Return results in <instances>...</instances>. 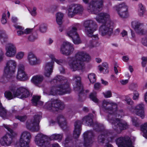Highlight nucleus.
Wrapping results in <instances>:
<instances>
[{
	"label": "nucleus",
	"mask_w": 147,
	"mask_h": 147,
	"mask_svg": "<svg viewBox=\"0 0 147 147\" xmlns=\"http://www.w3.org/2000/svg\"><path fill=\"white\" fill-rule=\"evenodd\" d=\"M101 67H104V69L106 70V69H108V65L106 63H103L101 65Z\"/></svg>",
	"instance_id": "64"
},
{
	"label": "nucleus",
	"mask_w": 147,
	"mask_h": 147,
	"mask_svg": "<svg viewBox=\"0 0 147 147\" xmlns=\"http://www.w3.org/2000/svg\"><path fill=\"white\" fill-rule=\"evenodd\" d=\"M40 31L42 33L45 32L47 30V27L45 25H42L40 27Z\"/></svg>",
	"instance_id": "50"
},
{
	"label": "nucleus",
	"mask_w": 147,
	"mask_h": 147,
	"mask_svg": "<svg viewBox=\"0 0 147 147\" xmlns=\"http://www.w3.org/2000/svg\"><path fill=\"white\" fill-rule=\"evenodd\" d=\"M8 37L3 31H0V40L2 44L6 43L8 41Z\"/></svg>",
	"instance_id": "27"
},
{
	"label": "nucleus",
	"mask_w": 147,
	"mask_h": 147,
	"mask_svg": "<svg viewBox=\"0 0 147 147\" xmlns=\"http://www.w3.org/2000/svg\"><path fill=\"white\" fill-rule=\"evenodd\" d=\"M63 17V14L61 12H58L56 14V21L58 25H61L62 24Z\"/></svg>",
	"instance_id": "31"
},
{
	"label": "nucleus",
	"mask_w": 147,
	"mask_h": 147,
	"mask_svg": "<svg viewBox=\"0 0 147 147\" xmlns=\"http://www.w3.org/2000/svg\"><path fill=\"white\" fill-rule=\"evenodd\" d=\"M49 58L51 59L52 61L53 62L55 61L56 60V59L55 58L54 55L53 53H49Z\"/></svg>",
	"instance_id": "57"
},
{
	"label": "nucleus",
	"mask_w": 147,
	"mask_h": 147,
	"mask_svg": "<svg viewBox=\"0 0 147 147\" xmlns=\"http://www.w3.org/2000/svg\"><path fill=\"white\" fill-rule=\"evenodd\" d=\"M115 138H99L98 140L99 144L104 145V142H106L104 147H113L109 143H106L108 141L111 140V142ZM115 140L116 144L118 147H135L134 146L135 140L134 138H115Z\"/></svg>",
	"instance_id": "4"
},
{
	"label": "nucleus",
	"mask_w": 147,
	"mask_h": 147,
	"mask_svg": "<svg viewBox=\"0 0 147 147\" xmlns=\"http://www.w3.org/2000/svg\"><path fill=\"white\" fill-rule=\"evenodd\" d=\"M4 127L7 129V130L9 131L10 133L12 135V136H13V131L12 129H11L10 128V126L9 125H4Z\"/></svg>",
	"instance_id": "56"
},
{
	"label": "nucleus",
	"mask_w": 147,
	"mask_h": 147,
	"mask_svg": "<svg viewBox=\"0 0 147 147\" xmlns=\"http://www.w3.org/2000/svg\"><path fill=\"white\" fill-rule=\"evenodd\" d=\"M132 121L133 124L136 127L139 125V123L138 122V119L136 117H134L132 118Z\"/></svg>",
	"instance_id": "43"
},
{
	"label": "nucleus",
	"mask_w": 147,
	"mask_h": 147,
	"mask_svg": "<svg viewBox=\"0 0 147 147\" xmlns=\"http://www.w3.org/2000/svg\"><path fill=\"white\" fill-rule=\"evenodd\" d=\"M16 78L19 80L22 81L26 80L28 79V76L25 71L24 66L22 64H19L18 66Z\"/></svg>",
	"instance_id": "17"
},
{
	"label": "nucleus",
	"mask_w": 147,
	"mask_h": 147,
	"mask_svg": "<svg viewBox=\"0 0 147 147\" xmlns=\"http://www.w3.org/2000/svg\"><path fill=\"white\" fill-rule=\"evenodd\" d=\"M131 26L136 33L141 34H144L145 33V31L143 28L145 26L144 23L134 21L131 22Z\"/></svg>",
	"instance_id": "13"
},
{
	"label": "nucleus",
	"mask_w": 147,
	"mask_h": 147,
	"mask_svg": "<svg viewBox=\"0 0 147 147\" xmlns=\"http://www.w3.org/2000/svg\"><path fill=\"white\" fill-rule=\"evenodd\" d=\"M146 10L145 6L141 3L138 5V14L141 17L143 16L146 11Z\"/></svg>",
	"instance_id": "24"
},
{
	"label": "nucleus",
	"mask_w": 147,
	"mask_h": 147,
	"mask_svg": "<svg viewBox=\"0 0 147 147\" xmlns=\"http://www.w3.org/2000/svg\"><path fill=\"white\" fill-rule=\"evenodd\" d=\"M94 22L92 20L85 21L83 24L85 32L88 36L91 37L93 40H97L98 39V35H92L93 32L96 30L95 27H94Z\"/></svg>",
	"instance_id": "9"
},
{
	"label": "nucleus",
	"mask_w": 147,
	"mask_h": 147,
	"mask_svg": "<svg viewBox=\"0 0 147 147\" xmlns=\"http://www.w3.org/2000/svg\"><path fill=\"white\" fill-rule=\"evenodd\" d=\"M91 59L90 56L86 52L78 51L74 57L70 58L68 64L73 71L82 70L85 68L84 62H88Z\"/></svg>",
	"instance_id": "3"
},
{
	"label": "nucleus",
	"mask_w": 147,
	"mask_h": 147,
	"mask_svg": "<svg viewBox=\"0 0 147 147\" xmlns=\"http://www.w3.org/2000/svg\"><path fill=\"white\" fill-rule=\"evenodd\" d=\"M57 119L59 126L62 129L65 130L68 129L66 119L63 115H59L57 117Z\"/></svg>",
	"instance_id": "21"
},
{
	"label": "nucleus",
	"mask_w": 147,
	"mask_h": 147,
	"mask_svg": "<svg viewBox=\"0 0 147 147\" xmlns=\"http://www.w3.org/2000/svg\"><path fill=\"white\" fill-rule=\"evenodd\" d=\"M96 134L92 131H88L85 132L83 134L84 138H91L92 137H96Z\"/></svg>",
	"instance_id": "32"
},
{
	"label": "nucleus",
	"mask_w": 147,
	"mask_h": 147,
	"mask_svg": "<svg viewBox=\"0 0 147 147\" xmlns=\"http://www.w3.org/2000/svg\"><path fill=\"white\" fill-rule=\"evenodd\" d=\"M37 38V36L36 35L32 34L28 36V40L31 41H33L36 39Z\"/></svg>",
	"instance_id": "46"
},
{
	"label": "nucleus",
	"mask_w": 147,
	"mask_h": 147,
	"mask_svg": "<svg viewBox=\"0 0 147 147\" xmlns=\"http://www.w3.org/2000/svg\"><path fill=\"white\" fill-rule=\"evenodd\" d=\"M36 8L35 7H33L31 9L30 13L32 16H35L36 15Z\"/></svg>",
	"instance_id": "53"
},
{
	"label": "nucleus",
	"mask_w": 147,
	"mask_h": 147,
	"mask_svg": "<svg viewBox=\"0 0 147 147\" xmlns=\"http://www.w3.org/2000/svg\"><path fill=\"white\" fill-rule=\"evenodd\" d=\"M47 138H35L34 141L36 144L38 146L44 147L49 144Z\"/></svg>",
	"instance_id": "23"
},
{
	"label": "nucleus",
	"mask_w": 147,
	"mask_h": 147,
	"mask_svg": "<svg viewBox=\"0 0 147 147\" xmlns=\"http://www.w3.org/2000/svg\"><path fill=\"white\" fill-rule=\"evenodd\" d=\"M139 94L138 92L137 91H134L133 92V98L134 100H138L139 98Z\"/></svg>",
	"instance_id": "47"
},
{
	"label": "nucleus",
	"mask_w": 147,
	"mask_h": 147,
	"mask_svg": "<svg viewBox=\"0 0 147 147\" xmlns=\"http://www.w3.org/2000/svg\"><path fill=\"white\" fill-rule=\"evenodd\" d=\"M53 70L44 69V74L45 76L47 77H50L53 72Z\"/></svg>",
	"instance_id": "38"
},
{
	"label": "nucleus",
	"mask_w": 147,
	"mask_h": 147,
	"mask_svg": "<svg viewBox=\"0 0 147 147\" xmlns=\"http://www.w3.org/2000/svg\"><path fill=\"white\" fill-rule=\"evenodd\" d=\"M142 43L144 46H147V35L142 38Z\"/></svg>",
	"instance_id": "49"
},
{
	"label": "nucleus",
	"mask_w": 147,
	"mask_h": 147,
	"mask_svg": "<svg viewBox=\"0 0 147 147\" xmlns=\"http://www.w3.org/2000/svg\"><path fill=\"white\" fill-rule=\"evenodd\" d=\"M45 107L51 111L54 112L59 109H63L64 105L59 100L53 98L46 102Z\"/></svg>",
	"instance_id": "8"
},
{
	"label": "nucleus",
	"mask_w": 147,
	"mask_h": 147,
	"mask_svg": "<svg viewBox=\"0 0 147 147\" xmlns=\"http://www.w3.org/2000/svg\"><path fill=\"white\" fill-rule=\"evenodd\" d=\"M17 66L16 61L13 59L7 60L4 68V75L7 78H12Z\"/></svg>",
	"instance_id": "7"
},
{
	"label": "nucleus",
	"mask_w": 147,
	"mask_h": 147,
	"mask_svg": "<svg viewBox=\"0 0 147 147\" xmlns=\"http://www.w3.org/2000/svg\"><path fill=\"white\" fill-rule=\"evenodd\" d=\"M80 122V121H76L74 124L75 129L73 134V137L77 138L79 137L81 133Z\"/></svg>",
	"instance_id": "22"
},
{
	"label": "nucleus",
	"mask_w": 147,
	"mask_h": 147,
	"mask_svg": "<svg viewBox=\"0 0 147 147\" xmlns=\"http://www.w3.org/2000/svg\"><path fill=\"white\" fill-rule=\"evenodd\" d=\"M68 10V15L71 17L75 14L82 12L83 11V8L80 5L72 4L69 6Z\"/></svg>",
	"instance_id": "15"
},
{
	"label": "nucleus",
	"mask_w": 147,
	"mask_h": 147,
	"mask_svg": "<svg viewBox=\"0 0 147 147\" xmlns=\"http://www.w3.org/2000/svg\"><path fill=\"white\" fill-rule=\"evenodd\" d=\"M43 80L42 76L38 75L33 76L31 80V82L33 84H36L41 82Z\"/></svg>",
	"instance_id": "26"
},
{
	"label": "nucleus",
	"mask_w": 147,
	"mask_h": 147,
	"mask_svg": "<svg viewBox=\"0 0 147 147\" xmlns=\"http://www.w3.org/2000/svg\"><path fill=\"white\" fill-rule=\"evenodd\" d=\"M88 78L90 82L91 83H93L96 81V75L94 73H90L88 74Z\"/></svg>",
	"instance_id": "34"
},
{
	"label": "nucleus",
	"mask_w": 147,
	"mask_h": 147,
	"mask_svg": "<svg viewBox=\"0 0 147 147\" xmlns=\"http://www.w3.org/2000/svg\"><path fill=\"white\" fill-rule=\"evenodd\" d=\"M50 137L51 138H62L64 136L62 134H54L51 135Z\"/></svg>",
	"instance_id": "45"
},
{
	"label": "nucleus",
	"mask_w": 147,
	"mask_h": 147,
	"mask_svg": "<svg viewBox=\"0 0 147 147\" xmlns=\"http://www.w3.org/2000/svg\"><path fill=\"white\" fill-rule=\"evenodd\" d=\"M121 34L123 37H126L127 35V32L125 30H123L121 32Z\"/></svg>",
	"instance_id": "60"
},
{
	"label": "nucleus",
	"mask_w": 147,
	"mask_h": 147,
	"mask_svg": "<svg viewBox=\"0 0 147 147\" xmlns=\"http://www.w3.org/2000/svg\"><path fill=\"white\" fill-rule=\"evenodd\" d=\"M41 116L38 115L34 116L33 119L31 121V125L33 127H37L40 122Z\"/></svg>",
	"instance_id": "28"
},
{
	"label": "nucleus",
	"mask_w": 147,
	"mask_h": 147,
	"mask_svg": "<svg viewBox=\"0 0 147 147\" xmlns=\"http://www.w3.org/2000/svg\"><path fill=\"white\" fill-rule=\"evenodd\" d=\"M76 31L77 28L75 27H73L67 32V34L68 36L72 38L74 44H78L81 42V41Z\"/></svg>",
	"instance_id": "16"
},
{
	"label": "nucleus",
	"mask_w": 147,
	"mask_h": 147,
	"mask_svg": "<svg viewBox=\"0 0 147 147\" xmlns=\"http://www.w3.org/2000/svg\"><path fill=\"white\" fill-rule=\"evenodd\" d=\"M54 62H46L44 65V69L53 70Z\"/></svg>",
	"instance_id": "33"
},
{
	"label": "nucleus",
	"mask_w": 147,
	"mask_h": 147,
	"mask_svg": "<svg viewBox=\"0 0 147 147\" xmlns=\"http://www.w3.org/2000/svg\"><path fill=\"white\" fill-rule=\"evenodd\" d=\"M36 137L37 138H44L46 137H49V136H47L46 135H44L41 133H39L38 134Z\"/></svg>",
	"instance_id": "59"
},
{
	"label": "nucleus",
	"mask_w": 147,
	"mask_h": 147,
	"mask_svg": "<svg viewBox=\"0 0 147 147\" xmlns=\"http://www.w3.org/2000/svg\"><path fill=\"white\" fill-rule=\"evenodd\" d=\"M21 137V138H30L31 137V136L30 133L24 131L22 134Z\"/></svg>",
	"instance_id": "41"
},
{
	"label": "nucleus",
	"mask_w": 147,
	"mask_h": 147,
	"mask_svg": "<svg viewBox=\"0 0 147 147\" xmlns=\"http://www.w3.org/2000/svg\"><path fill=\"white\" fill-rule=\"evenodd\" d=\"M40 98V97L38 96H34L32 99V102L34 105H37V103Z\"/></svg>",
	"instance_id": "37"
},
{
	"label": "nucleus",
	"mask_w": 147,
	"mask_h": 147,
	"mask_svg": "<svg viewBox=\"0 0 147 147\" xmlns=\"http://www.w3.org/2000/svg\"><path fill=\"white\" fill-rule=\"evenodd\" d=\"M73 79L75 82L74 85L75 90L81 92L83 90V88L81 83L80 77L78 76L75 75L74 76Z\"/></svg>",
	"instance_id": "20"
},
{
	"label": "nucleus",
	"mask_w": 147,
	"mask_h": 147,
	"mask_svg": "<svg viewBox=\"0 0 147 147\" xmlns=\"http://www.w3.org/2000/svg\"><path fill=\"white\" fill-rule=\"evenodd\" d=\"M103 94L105 98H109L112 96V93L111 91L108 90L102 93Z\"/></svg>",
	"instance_id": "42"
},
{
	"label": "nucleus",
	"mask_w": 147,
	"mask_h": 147,
	"mask_svg": "<svg viewBox=\"0 0 147 147\" xmlns=\"http://www.w3.org/2000/svg\"><path fill=\"white\" fill-rule=\"evenodd\" d=\"M104 0H92L88 4L87 9L88 12L97 14L95 18L98 22H105L99 28L100 33L102 36L110 35L112 33L113 23L110 20L108 13L98 12L103 6Z\"/></svg>",
	"instance_id": "1"
},
{
	"label": "nucleus",
	"mask_w": 147,
	"mask_h": 147,
	"mask_svg": "<svg viewBox=\"0 0 147 147\" xmlns=\"http://www.w3.org/2000/svg\"><path fill=\"white\" fill-rule=\"evenodd\" d=\"M25 55V53L23 51L18 52L16 55V58L17 59L20 60L23 58Z\"/></svg>",
	"instance_id": "36"
},
{
	"label": "nucleus",
	"mask_w": 147,
	"mask_h": 147,
	"mask_svg": "<svg viewBox=\"0 0 147 147\" xmlns=\"http://www.w3.org/2000/svg\"><path fill=\"white\" fill-rule=\"evenodd\" d=\"M128 79L122 80L120 81V82L121 84L123 85H125L128 83Z\"/></svg>",
	"instance_id": "54"
},
{
	"label": "nucleus",
	"mask_w": 147,
	"mask_h": 147,
	"mask_svg": "<svg viewBox=\"0 0 147 147\" xmlns=\"http://www.w3.org/2000/svg\"><path fill=\"white\" fill-rule=\"evenodd\" d=\"M129 59V58L128 56H124L122 57L123 60L125 62H127Z\"/></svg>",
	"instance_id": "63"
},
{
	"label": "nucleus",
	"mask_w": 147,
	"mask_h": 147,
	"mask_svg": "<svg viewBox=\"0 0 147 147\" xmlns=\"http://www.w3.org/2000/svg\"><path fill=\"white\" fill-rule=\"evenodd\" d=\"M27 61L30 65H34L40 63L41 60L40 58L32 52L28 53L27 56Z\"/></svg>",
	"instance_id": "19"
},
{
	"label": "nucleus",
	"mask_w": 147,
	"mask_h": 147,
	"mask_svg": "<svg viewBox=\"0 0 147 147\" xmlns=\"http://www.w3.org/2000/svg\"><path fill=\"white\" fill-rule=\"evenodd\" d=\"M6 56L9 57H13L17 53V49L14 44L9 43L7 44L5 47Z\"/></svg>",
	"instance_id": "14"
},
{
	"label": "nucleus",
	"mask_w": 147,
	"mask_h": 147,
	"mask_svg": "<svg viewBox=\"0 0 147 147\" xmlns=\"http://www.w3.org/2000/svg\"><path fill=\"white\" fill-rule=\"evenodd\" d=\"M4 53L2 49H0V63L2 61L3 59Z\"/></svg>",
	"instance_id": "55"
},
{
	"label": "nucleus",
	"mask_w": 147,
	"mask_h": 147,
	"mask_svg": "<svg viewBox=\"0 0 147 147\" xmlns=\"http://www.w3.org/2000/svg\"><path fill=\"white\" fill-rule=\"evenodd\" d=\"M30 138H20L18 140L12 138H0V143L4 146H9L12 143L15 147H29Z\"/></svg>",
	"instance_id": "6"
},
{
	"label": "nucleus",
	"mask_w": 147,
	"mask_h": 147,
	"mask_svg": "<svg viewBox=\"0 0 147 147\" xmlns=\"http://www.w3.org/2000/svg\"><path fill=\"white\" fill-rule=\"evenodd\" d=\"M100 83H97L95 84L94 85V88L96 90L98 89L100 87Z\"/></svg>",
	"instance_id": "61"
},
{
	"label": "nucleus",
	"mask_w": 147,
	"mask_h": 147,
	"mask_svg": "<svg viewBox=\"0 0 147 147\" xmlns=\"http://www.w3.org/2000/svg\"><path fill=\"white\" fill-rule=\"evenodd\" d=\"M98 69L101 72L103 73L104 74L107 73L108 72V69H106V70H105L104 69V67H101L100 65H99L98 66Z\"/></svg>",
	"instance_id": "48"
},
{
	"label": "nucleus",
	"mask_w": 147,
	"mask_h": 147,
	"mask_svg": "<svg viewBox=\"0 0 147 147\" xmlns=\"http://www.w3.org/2000/svg\"><path fill=\"white\" fill-rule=\"evenodd\" d=\"M55 79L58 81H61V84L57 88L55 87H51L50 90L49 95H55L56 93L62 94L70 92V89L67 80L65 79L63 77L60 76H57Z\"/></svg>",
	"instance_id": "5"
},
{
	"label": "nucleus",
	"mask_w": 147,
	"mask_h": 147,
	"mask_svg": "<svg viewBox=\"0 0 147 147\" xmlns=\"http://www.w3.org/2000/svg\"><path fill=\"white\" fill-rule=\"evenodd\" d=\"M14 26L17 30V34L18 36H23L24 35V28L23 27L18 24H15Z\"/></svg>",
	"instance_id": "30"
},
{
	"label": "nucleus",
	"mask_w": 147,
	"mask_h": 147,
	"mask_svg": "<svg viewBox=\"0 0 147 147\" xmlns=\"http://www.w3.org/2000/svg\"><path fill=\"white\" fill-rule=\"evenodd\" d=\"M90 98L94 102H97L98 100L96 98V94L95 93H91L89 96Z\"/></svg>",
	"instance_id": "39"
},
{
	"label": "nucleus",
	"mask_w": 147,
	"mask_h": 147,
	"mask_svg": "<svg viewBox=\"0 0 147 147\" xmlns=\"http://www.w3.org/2000/svg\"><path fill=\"white\" fill-rule=\"evenodd\" d=\"M1 22L3 24H5L7 23L6 12H4L3 13L1 19Z\"/></svg>",
	"instance_id": "44"
},
{
	"label": "nucleus",
	"mask_w": 147,
	"mask_h": 147,
	"mask_svg": "<svg viewBox=\"0 0 147 147\" xmlns=\"http://www.w3.org/2000/svg\"><path fill=\"white\" fill-rule=\"evenodd\" d=\"M10 90L13 92V94H12L11 92L9 91H6L4 93L5 96L9 100L11 99L16 97L14 96L13 92L11 90Z\"/></svg>",
	"instance_id": "35"
},
{
	"label": "nucleus",
	"mask_w": 147,
	"mask_h": 147,
	"mask_svg": "<svg viewBox=\"0 0 147 147\" xmlns=\"http://www.w3.org/2000/svg\"><path fill=\"white\" fill-rule=\"evenodd\" d=\"M114 8L121 18H125L128 17V7L125 3H122L117 5L114 7Z\"/></svg>",
	"instance_id": "10"
},
{
	"label": "nucleus",
	"mask_w": 147,
	"mask_h": 147,
	"mask_svg": "<svg viewBox=\"0 0 147 147\" xmlns=\"http://www.w3.org/2000/svg\"><path fill=\"white\" fill-rule=\"evenodd\" d=\"M84 140V145L86 147H88L91 146L92 144V142L89 138H85Z\"/></svg>",
	"instance_id": "40"
},
{
	"label": "nucleus",
	"mask_w": 147,
	"mask_h": 147,
	"mask_svg": "<svg viewBox=\"0 0 147 147\" xmlns=\"http://www.w3.org/2000/svg\"><path fill=\"white\" fill-rule=\"evenodd\" d=\"M16 118L18 119L20 121L23 122L26 119V116H16Z\"/></svg>",
	"instance_id": "51"
},
{
	"label": "nucleus",
	"mask_w": 147,
	"mask_h": 147,
	"mask_svg": "<svg viewBox=\"0 0 147 147\" xmlns=\"http://www.w3.org/2000/svg\"><path fill=\"white\" fill-rule=\"evenodd\" d=\"M101 105L100 106V108L107 112L111 115L109 116L108 121L112 124L113 127L118 133H120L122 130L126 129L128 125L126 122L118 119H113L110 118L114 116L119 117L121 113L119 111H117V105L115 103L110 101H103Z\"/></svg>",
	"instance_id": "2"
},
{
	"label": "nucleus",
	"mask_w": 147,
	"mask_h": 147,
	"mask_svg": "<svg viewBox=\"0 0 147 147\" xmlns=\"http://www.w3.org/2000/svg\"><path fill=\"white\" fill-rule=\"evenodd\" d=\"M55 62L57 64L61 65L64 63V61L63 59H56Z\"/></svg>",
	"instance_id": "58"
},
{
	"label": "nucleus",
	"mask_w": 147,
	"mask_h": 147,
	"mask_svg": "<svg viewBox=\"0 0 147 147\" xmlns=\"http://www.w3.org/2000/svg\"><path fill=\"white\" fill-rule=\"evenodd\" d=\"M92 115L90 114L89 116L84 117L82 119V123L86 125H91L92 123Z\"/></svg>",
	"instance_id": "25"
},
{
	"label": "nucleus",
	"mask_w": 147,
	"mask_h": 147,
	"mask_svg": "<svg viewBox=\"0 0 147 147\" xmlns=\"http://www.w3.org/2000/svg\"><path fill=\"white\" fill-rule=\"evenodd\" d=\"M10 90L13 92L14 96L19 98H26L29 95V92L27 89L23 87L17 88L13 87L10 88Z\"/></svg>",
	"instance_id": "11"
},
{
	"label": "nucleus",
	"mask_w": 147,
	"mask_h": 147,
	"mask_svg": "<svg viewBox=\"0 0 147 147\" xmlns=\"http://www.w3.org/2000/svg\"><path fill=\"white\" fill-rule=\"evenodd\" d=\"M32 32V29L29 28L24 30V34L28 35L31 34Z\"/></svg>",
	"instance_id": "52"
},
{
	"label": "nucleus",
	"mask_w": 147,
	"mask_h": 147,
	"mask_svg": "<svg viewBox=\"0 0 147 147\" xmlns=\"http://www.w3.org/2000/svg\"><path fill=\"white\" fill-rule=\"evenodd\" d=\"M140 130L143 136L147 138V122L144 123L141 125Z\"/></svg>",
	"instance_id": "29"
},
{
	"label": "nucleus",
	"mask_w": 147,
	"mask_h": 147,
	"mask_svg": "<svg viewBox=\"0 0 147 147\" xmlns=\"http://www.w3.org/2000/svg\"><path fill=\"white\" fill-rule=\"evenodd\" d=\"M144 105L143 103L138 104L134 108H133V111L131 110L133 113L139 116L142 119H144L145 117V112L144 110Z\"/></svg>",
	"instance_id": "18"
},
{
	"label": "nucleus",
	"mask_w": 147,
	"mask_h": 147,
	"mask_svg": "<svg viewBox=\"0 0 147 147\" xmlns=\"http://www.w3.org/2000/svg\"><path fill=\"white\" fill-rule=\"evenodd\" d=\"M53 42V39L51 38H49L48 39L47 41V44L48 45H51Z\"/></svg>",
	"instance_id": "62"
},
{
	"label": "nucleus",
	"mask_w": 147,
	"mask_h": 147,
	"mask_svg": "<svg viewBox=\"0 0 147 147\" xmlns=\"http://www.w3.org/2000/svg\"><path fill=\"white\" fill-rule=\"evenodd\" d=\"M74 48L73 45L68 42L64 41L61 47L60 51L62 54L66 55L71 54L74 51Z\"/></svg>",
	"instance_id": "12"
}]
</instances>
